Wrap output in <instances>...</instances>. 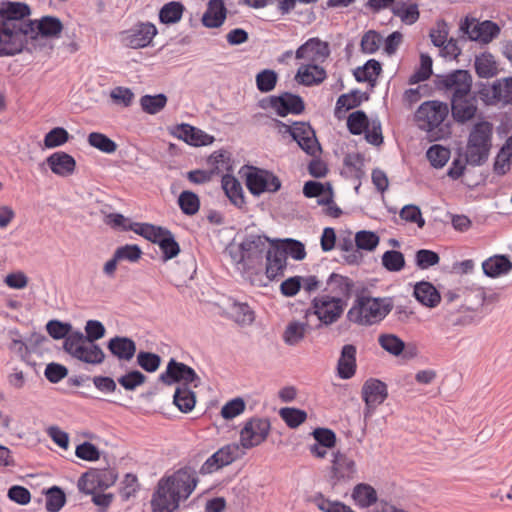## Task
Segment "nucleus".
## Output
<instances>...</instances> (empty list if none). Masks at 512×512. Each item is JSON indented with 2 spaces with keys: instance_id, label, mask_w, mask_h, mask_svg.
<instances>
[{
  "instance_id": "obj_1",
  "label": "nucleus",
  "mask_w": 512,
  "mask_h": 512,
  "mask_svg": "<svg viewBox=\"0 0 512 512\" xmlns=\"http://www.w3.org/2000/svg\"><path fill=\"white\" fill-rule=\"evenodd\" d=\"M31 9L24 2L3 0L0 3V57H11L30 51L28 35L34 32V21L26 19Z\"/></svg>"
},
{
  "instance_id": "obj_2",
  "label": "nucleus",
  "mask_w": 512,
  "mask_h": 512,
  "mask_svg": "<svg viewBox=\"0 0 512 512\" xmlns=\"http://www.w3.org/2000/svg\"><path fill=\"white\" fill-rule=\"evenodd\" d=\"M198 483L193 468L185 466L169 476L162 477L151 498L152 512H174L181 500H186Z\"/></svg>"
},
{
  "instance_id": "obj_3",
  "label": "nucleus",
  "mask_w": 512,
  "mask_h": 512,
  "mask_svg": "<svg viewBox=\"0 0 512 512\" xmlns=\"http://www.w3.org/2000/svg\"><path fill=\"white\" fill-rule=\"evenodd\" d=\"M288 255L295 260H303L306 257L304 244L291 238L271 241L265 267V275L269 281H275L284 276Z\"/></svg>"
},
{
  "instance_id": "obj_4",
  "label": "nucleus",
  "mask_w": 512,
  "mask_h": 512,
  "mask_svg": "<svg viewBox=\"0 0 512 512\" xmlns=\"http://www.w3.org/2000/svg\"><path fill=\"white\" fill-rule=\"evenodd\" d=\"M265 234L261 233H246L242 242L241 249L246 255V265L251 271L262 270L264 259L267 264V251L271 247V241Z\"/></svg>"
},
{
  "instance_id": "obj_5",
  "label": "nucleus",
  "mask_w": 512,
  "mask_h": 512,
  "mask_svg": "<svg viewBox=\"0 0 512 512\" xmlns=\"http://www.w3.org/2000/svg\"><path fill=\"white\" fill-rule=\"evenodd\" d=\"M449 114L447 103L431 100L423 102L415 112V120L421 130L432 133Z\"/></svg>"
},
{
  "instance_id": "obj_6",
  "label": "nucleus",
  "mask_w": 512,
  "mask_h": 512,
  "mask_svg": "<svg viewBox=\"0 0 512 512\" xmlns=\"http://www.w3.org/2000/svg\"><path fill=\"white\" fill-rule=\"evenodd\" d=\"M347 302L342 297H332V295H320L312 300V308L314 314L318 317L320 324L317 328L322 326H329L337 322L342 316Z\"/></svg>"
},
{
  "instance_id": "obj_7",
  "label": "nucleus",
  "mask_w": 512,
  "mask_h": 512,
  "mask_svg": "<svg viewBox=\"0 0 512 512\" xmlns=\"http://www.w3.org/2000/svg\"><path fill=\"white\" fill-rule=\"evenodd\" d=\"M276 127H285V133L290 134L299 147L310 156H316L321 152V146L315 136V131L310 124L305 122H293L292 126L283 121L273 119Z\"/></svg>"
},
{
  "instance_id": "obj_8",
  "label": "nucleus",
  "mask_w": 512,
  "mask_h": 512,
  "mask_svg": "<svg viewBox=\"0 0 512 512\" xmlns=\"http://www.w3.org/2000/svg\"><path fill=\"white\" fill-rule=\"evenodd\" d=\"M459 30L470 41L488 44L500 34V27L491 20L478 21L476 18L466 16L460 21Z\"/></svg>"
},
{
  "instance_id": "obj_9",
  "label": "nucleus",
  "mask_w": 512,
  "mask_h": 512,
  "mask_svg": "<svg viewBox=\"0 0 512 512\" xmlns=\"http://www.w3.org/2000/svg\"><path fill=\"white\" fill-rule=\"evenodd\" d=\"M159 381L165 385L180 384L179 386L189 387L190 384L197 388L201 384V378L195 370L185 363L178 362L171 358L168 361L166 370L159 375Z\"/></svg>"
},
{
  "instance_id": "obj_10",
  "label": "nucleus",
  "mask_w": 512,
  "mask_h": 512,
  "mask_svg": "<svg viewBox=\"0 0 512 512\" xmlns=\"http://www.w3.org/2000/svg\"><path fill=\"white\" fill-rule=\"evenodd\" d=\"M157 34L158 29L153 23L137 22L130 29L120 33V41L125 47L140 49L151 45Z\"/></svg>"
},
{
  "instance_id": "obj_11",
  "label": "nucleus",
  "mask_w": 512,
  "mask_h": 512,
  "mask_svg": "<svg viewBox=\"0 0 512 512\" xmlns=\"http://www.w3.org/2000/svg\"><path fill=\"white\" fill-rule=\"evenodd\" d=\"M246 187L254 196L264 192H277L281 188L280 179L272 172L256 167H251L246 175Z\"/></svg>"
},
{
  "instance_id": "obj_12",
  "label": "nucleus",
  "mask_w": 512,
  "mask_h": 512,
  "mask_svg": "<svg viewBox=\"0 0 512 512\" xmlns=\"http://www.w3.org/2000/svg\"><path fill=\"white\" fill-rule=\"evenodd\" d=\"M270 429L271 424L268 418L248 419L240 431L241 445L246 449L260 445L267 439Z\"/></svg>"
},
{
  "instance_id": "obj_13",
  "label": "nucleus",
  "mask_w": 512,
  "mask_h": 512,
  "mask_svg": "<svg viewBox=\"0 0 512 512\" xmlns=\"http://www.w3.org/2000/svg\"><path fill=\"white\" fill-rule=\"evenodd\" d=\"M437 88L452 91V96L469 94L472 88V76L468 70L456 69L448 74L437 75Z\"/></svg>"
},
{
  "instance_id": "obj_14",
  "label": "nucleus",
  "mask_w": 512,
  "mask_h": 512,
  "mask_svg": "<svg viewBox=\"0 0 512 512\" xmlns=\"http://www.w3.org/2000/svg\"><path fill=\"white\" fill-rule=\"evenodd\" d=\"M361 396L365 403L364 416H370L388 398L387 385L379 379L369 378L362 386Z\"/></svg>"
},
{
  "instance_id": "obj_15",
  "label": "nucleus",
  "mask_w": 512,
  "mask_h": 512,
  "mask_svg": "<svg viewBox=\"0 0 512 512\" xmlns=\"http://www.w3.org/2000/svg\"><path fill=\"white\" fill-rule=\"evenodd\" d=\"M270 105L280 117H286L289 114L299 115L305 110L303 98L290 92L270 96Z\"/></svg>"
},
{
  "instance_id": "obj_16",
  "label": "nucleus",
  "mask_w": 512,
  "mask_h": 512,
  "mask_svg": "<svg viewBox=\"0 0 512 512\" xmlns=\"http://www.w3.org/2000/svg\"><path fill=\"white\" fill-rule=\"evenodd\" d=\"M477 99L475 94H463L451 96V114L453 119L460 124L472 120L477 112Z\"/></svg>"
},
{
  "instance_id": "obj_17",
  "label": "nucleus",
  "mask_w": 512,
  "mask_h": 512,
  "mask_svg": "<svg viewBox=\"0 0 512 512\" xmlns=\"http://www.w3.org/2000/svg\"><path fill=\"white\" fill-rule=\"evenodd\" d=\"M330 55L328 42L317 37L308 39L295 52L296 59H307L309 64L323 63Z\"/></svg>"
},
{
  "instance_id": "obj_18",
  "label": "nucleus",
  "mask_w": 512,
  "mask_h": 512,
  "mask_svg": "<svg viewBox=\"0 0 512 512\" xmlns=\"http://www.w3.org/2000/svg\"><path fill=\"white\" fill-rule=\"evenodd\" d=\"M357 473L355 461L345 453L336 451L333 453L331 466V480L334 485L345 483L355 478Z\"/></svg>"
},
{
  "instance_id": "obj_19",
  "label": "nucleus",
  "mask_w": 512,
  "mask_h": 512,
  "mask_svg": "<svg viewBox=\"0 0 512 512\" xmlns=\"http://www.w3.org/2000/svg\"><path fill=\"white\" fill-rule=\"evenodd\" d=\"M356 302L363 308V312L367 318L381 320L393 309V303L390 298L358 296Z\"/></svg>"
},
{
  "instance_id": "obj_20",
  "label": "nucleus",
  "mask_w": 512,
  "mask_h": 512,
  "mask_svg": "<svg viewBox=\"0 0 512 512\" xmlns=\"http://www.w3.org/2000/svg\"><path fill=\"white\" fill-rule=\"evenodd\" d=\"M173 134L187 144L196 147L210 145L215 140L214 136L187 123L177 125Z\"/></svg>"
},
{
  "instance_id": "obj_21",
  "label": "nucleus",
  "mask_w": 512,
  "mask_h": 512,
  "mask_svg": "<svg viewBox=\"0 0 512 512\" xmlns=\"http://www.w3.org/2000/svg\"><path fill=\"white\" fill-rule=\"evenodd\" d=\"M354 286L355 283L351 278L333 272L326 280L325 290L328 292L327 295L342 297L348 303V300L352 296Z\"/></svg>"
},
{
  "instance_id": "obj_22",
  "label": "nucleus",
  "mask_w": 512,
  "mask_h": 512,
  "mask_svg": "<svg viewBox=\"0 0 512 512\" xmlns=\"http://www.w3.org/2000/svg\"><path fill=\"white\" fill-rule=\"evenodd\" d=\"M63 29V24L58 17L43 16L40 20L34 21V32L29 33L28 41L37 40L38 36L52 38L58 37Z\"/></svg>"
},
{
  "instance_id": "obj_23",
  "label": "nucleus",
  "mask_w": 512,
  "mask_h": 512,
  "mask_svg": "<svg viewBox=\"0 0 512 512\" xmlns=\"http://www.w3.org/2000/svg\"><path fill=\"white\" fill-rule=\"evenodd\" d=\"M356 354L357 349L353 344H346L342 347L337 362V375L339 378L348 380L355 375L357 369Z\"/></svg>"
},
{
  "instance_id": "obj_24",
  "label": "nucleus",
  "mask_w": 512,
  "mask_h": 512,
  "mask_svg": "<svg viewBox=\"0 0 512 512\" xmlns=\"http://www.w3.org/2000/svg\"><path fill=\"white\" fill-rule=\"evenodd\" d=\"M46 163L54 174L62 177L72 175L76 168L75 159L63 151L51 154L47 157Z\"/></svg>"
},
{
  "instance_id": "obj_25",
  "label": "nucleus",
  "mask_w": 512,
  "mask_h": 512,
  "mask_svg": "<svg viewBox=\"0 0 512 512\" xmlns=\"http://www.w3.org/2000/svg\"><path fill=\"white\" fill-rule=\"evenodd\" d=\"M107 349L118 360L129 361L136 353V343L126 336H115L107 342Z\"/></svg>"
},
{
  "instance_id": "obj_26",
  "label": "nucleus",
  "mask_w": 512,
  "mask_h": 512,
  "mask_svg": "<svg viewBox=\"0 0 512 512\" xmlns=\"http://www.w3.org/2000/svg\"><path fill=\"white\" fill-rule=\"evenodd\" d=\"M227 16L223 0H209L207 10L202 16V24L207 28L220 27Z\"/></svg>"
},
{
  "instance_id": "obj_27",
  "label": "nucleus",
  "mask_w": 512,
  "mask_h": 512,
  "mask_svg": "<svg viewBox=\"0 0 512 512\" xmlns=\"http://www.w3.org/2000/svg\"><path fill=\"white\" fill-rule=\"evenodd\" d=\"M413 295L419 303L429 308L436 307L441 301L440 292L432 283L427 281L416 283Z\"/></svg>"
},
{
  "instance_id": "obj_28",
  "label": "nucleus",
  "mask_w": 512,
  "mask_h": 512,
  "mask_svg": "<svg viewBox=\"0 0 512 512\" xmlns=\"http://www.w3.org/2000/svg\"><path fill=\"white\" fill-rule=\"evenodd\" d=\"M326 77L327 74L323 67L318 64H307L298 69L295 80L304 86H313L322 83Z\"/></svg>"
},
{
  "instance_id": "obj_29",
  "label": "nucleus",
  "mask_w": 512,
  "mask_h": 512,
  "mask_svg": "<svg viewBox=\"0 0 512 512\" xmlns=\"http://www.w3.org/2000/svg\"><path fill=\"white\" fill-rule=\"evenodd\" d=\"M221 186L230 202L238 208H243L245 197L239 180L231 174H225L222 176Z\"/></svg>"
},
{
  "instance_id": "obj_30",
  "label": "nucleus",
  "mask_w": 512,
  "mask_h": 512,
  "mask_svg": "<svg viewBox=\"0 0 512 512\" xmlns=\"http://www.w3.org/2000/svg\"><path fill=\"white\" fill-rule=\"evenodd\" d=\"M482 269L487 277L497 278L511 271L512 262L506 255H494L482 263Z\"/></svg>"
},
{
  "instance_id": "obj_31",
  "label": "nucleus",
  "mask_w": 512,
  "mask_h": 512,
  "mask_svg": "<svg viewBox=\"0 0 512 512\" xmlns=\"http://www.w3.org/2000/svg\"><path fill=\"white\" fill-rule=\"evenodd\" d=\"M474 68L479 78L490 79L499 74L498 63L490 52L475 57Z\"/></svg>"
},
{
  "instance_id": "obj_32",
  "label": "nucleus",
  "mask_w": 512,
  "mask_h": 512,
  "mask_svg": "<svg viewBox=\"0 0 512 512\" xmlns=\"http://www.w3.org/2000/svg\"><path fill=\"white\" fill-rule=\"evenodd\" d=\"M382 72L381 63L376 59H369L363 66L357 67L353 75L357 82H368L373 88L376 86L377 77Z\"/></svg>"
},
{
  "instance_id": "obj_33",
  "label": "nucleus",
  "mask_w": 512,
  "mask_h": 512,
  "mask_svg": "<svg viewBox=\"0 0 512 512\" xmlns=\"http://www.w3.org/2000/svg\"><path fill=\"white\" fill-rule=\"evenodd\" d=\"M392 13L407 25L416 23L420 17L418 4L410 0H397L396 4L392 7Z\"/></svg>"
},
{
  "instance_id": "obj_34",
  "label": "nucleus",
  "mask_w": 512,
  "mask_h": 512,
  "mask_svg": "<svg viewBox=\"0 0 512 512\" xmlns=\"http://www.w3.org/2000/svg\"><path fill=\"white\" fill-rule=\"evenodd\" d=\"M228 318L241 326L253 323L255 316L254 311L247 303L233 301L226 310Z\"/></svg>"
},
{
  "instance_id": "obj_35",
  "label": "nucleus",
  "mask_w": 512,
  "mask_h": 512,
  "mask_svg": "<svg viewBox=\"0 0 512 512\" xmlns=\"http://www.w3.org/2000/svg\"><path fill=\"white\" fill-rule=\"evenodd\" d=\"M363 98L367 100L368 95L365 93L360 94V91L358 90H353L350 93L340 95L336 102L335 117L342 119L343 112L358 107Z\"/></svg>"
},
{
  "instance_id": "obj_36",
  "label": "nucleus",
  "mask_w": 512,
  "mask_h": 512,
  "mask_svg": "<svg viewBox=\"0 0 512 512\" xmlns=\"http://www.w3.org/2000/svg\"><path fill=\"white\" fill-rule=\"evenodd\" d=\"M492 99L503 105H512V76L493 82Z\"/></svg>"
},
{
  "instance_id": "obj_37",
  "label": "nucleus",
  "mask_w": 512,
  "mask_h": 512,
  "mask_svg": "<svg viewBox=\"0 0 512 512\" xmlns=\"http://www.w3.org/2000/svg\"><path fill=\"white\" fill-rule=\"evenodd\" d=\"M491 147L467 141L466 146V162L472 166L483 165L489 157Z\"/></svg>"
},
{
  "instance_id": "obj_38",
  "label": "nucleus",
  "mask_w": 512,
  "mask_h": 512,
  "mask_svg": "<svg viewBox=\"0 0 512 512\" xmlns=\"http://www.w3.org/2000/svg\"><path fill=\"white\" fill-rule=\"evenodd\" d=\"M493 125L488 121L477 122L471 129L468 141L492 147Z\"/></svg>"
},
{
  "instance_id": "obj_39",
  "label": "nucleus",
  "mask_w": 512,
  "mask_h": 512,
  "mask_svg": "<svg viewBox=\"0 0 512 512\" xmlns=\"http://www.w3.org/2000/svg\"><path fill=\"white\" fill-rule=\"evenodd\" d=\"M174 405L183 413H189L196 404V395L189 387L178 386L173 395Z\"/></svg>"
},
{
  "instance_id": "obj_40",
  "label": "nucleus",
  "mask_w": 512,
  "mask_h": 512,
  "mask_svg": "<svg viewBox=\"0 0 512 512\" xmlns=\"http://www.w3.org/2000/svg\"><path fill=\"white\" fill-rule=\"evenodd\" d=\"M157 245L162 251L161 258L163 262L177 257L181 251L180 245L176 241L174 234L167 228L158 240Z\"/></svg>"
},
{
  "instance_id": "obj_41",
  "label": "nucleus",
  "mask_w": 512,
  "mask_h": 512,
  "mask_svg": "<svg viewBox=\"0 0 512 512\" xmlns=\"http://www.w3.org/2000/svg\"><path fill=\"white\" fill-rule=\"evenodd\" d=\"M75 359L87 364L98 365L104 362L105 353L98 344L85 341Z\"/></svg>"
},
{
  "instance_id": "obj_42",
  "label": "nucleus",
  "mask_w": 512,
  "mask_h": 512,
  "mask_svg": "<svg viewBox=\"0 0 512 512\" xmlns=\"http://www.w3.org/2000/svg\"><path fill=\"white\" fill-rule=\"evenodd\" d=\"M184 10L185 7L181 2H168L159 10V21L166 25L175 24L181 20Z\"/></svg>"
},
{
  "instance_id": "obj_43",
  "label": "nucleus",
  "mask_w": 512,
  "mask_h": 512,
  "mask_svg": "<svg viewBox=\"0 0 512 512\" xmlns=\"http://www.w3.org/2000/svg\"><path fill=\"white\" fill-rule=\"evenodd\" d=\"M352 498L357 505L363 508L370 507L377 501L376 490L369 484H357L352 492Z\"/></svg>"
},
{
  "instance_id": "obj_44",
  "label": "nucleus",
  "mask_w": 512,
  "mask_h": 512,
  "mask_svg": "<svg viewBox=\"0 0 512 512\" xmlns=\"http://www.w3.org/2000/svg\"><path fill=\"white\" fill-rule=\"evenodd\" d=\"M310 501L322 512H355L350 506L341 501H332L322 493H317L310 498Z\"/></svg>"
},
{
  "instance_id": "obj_45",
  "label": "nucleus",
  "mask_w": 512,
  "mask_h": 512,
  "mask_svg": "<svg viewBox=\"0 0 512 512\" xmlns=\"http://www.w3.org/2000/svg\"><path fill=\"white\" fill-rule=\"evenodd\" d=\"M178 205L182 213L187 216H193L198 213L200 209L199 196L190 190H184L178 197Z\"/></svg>"
},
{
  "instance_id": "obj_46",
  "label": "nucleus",
  "mask_w": 512,
  "mask_h": 512,
  "mask_svg": "<svg viewBox=\"0 0 512 512\" xmlns=\"http://www.w3.org/2000/svg\"><path fill=\"white\" fill-rule=\"evenodd\" d=\"M367 114L363 110H356L347 118V128L352 135H361L370 127Z\"/></svg>"
},
{
  "instance_id": "obj_47",
  "label": "nucleus",
  "mask_w": 512,
  "mask_h": 512,
  "mask_svg": "<svg viewBox=\"0 0 512 512\" xmlns=\"http://www.w3.org/2000/svg\"><path fill=\"white\" fill-rule=\"evenodd\" d=\"M167 100V96L163 93L156 95L147 94L140 98V106L145 113L155 115L164 109Z\"/></svg>"
},
{
  "instance_id": "obj_48",
  "label": "nucleus",
  "mask_w": 512,
  "mask_h": 512,
  "mask_svg": "<svg viewBox=\"0 0 512 512\" xmlns=\"http://www.w3.org/2000/svg\"><path fill=\"white\" fill-rule=\"evenodd\" d=\"M343 164L351 177L361 180L365 176L364 156L361 153L346 154L343 159Z\"/></svg>"
},
{
  "instance_id": "obj_49",
  "label": "nucleus",
  "mask_w": 512,
  "mask_h": 512,
  "mask_svg": "<svg viewBox=\"0 0 512 512\" xmlns=\"http://www.w3.org/2000/svg\"><path fill=\"white\" fill-rule=\"evenodd\" d=\"M307 327V323H300L298 321L290 322L283 333L284 342L290 346L297 345L305 337Z\"/></svg>"
},
{
  "instance_id": "obj_50",
  "label": "nucleus",
  "mask_w": 512,
  "mask_h": 512,
  "mask_svg": "<svg viewBox=\"0 0 512 512\" xmlns=\"http://www.w3.org/2000/svg\"><path fill=\"white\" fill-rule=\"evenodd\" d=\"M279 415L286 425L292 429L299 427L307 419L306 411L294 407L281 408L279 410Z\"/></svg>"
},
{
  "instance_id": "obj_51",
  "label": "nucleus",
  "mask_w": 512,
  "mask_h": 512,
  "mask_svg": "<svg viewBox=\"0 0 512 512\" xmlns=\"http://www.w3.org/2000/svg\"><path fill=\"white\" fill-rule=\"evenodd\" d=\"M88 143L90 146L106 154L114 153L118 147L115 141L100 132H91L88 135Z\"/></svg>"
},
{
  "instance_id": "obj_52",
  "label": "nucleus",
  "mask_w": 512,
  "mask_h": 512,
  "mask_svg": "<svg viewBox=\"0 0 512 512\" xmlns=\"http://www.w3.org/2000/svg\"><path fill=\"white\" fill-rule=\"evenodd\" d=\"M66 503V495L59 486H52L46 491L45 508L48 512H58Z\"/></svg>"
},
{
  "instance_id": "obj_53",
  "label": "nucleus",
  "mask_w": 512,
  "mask_h": 512,
  "mask_svg": "<svg viewBox=\"0 0 512 512\" xmlns=\"http://www.w3.org/2000/svg\"><path fill=\"white\" fill-rule=\"evenodd\" d=\"M256 87L261 93H268L275 89L278 74L272 69H264L256 74Z\"/></svg>"
},
{
  "instance_id": "obj_54",
  "label": "nucleus",
  "mask_w": 512,
  "mask_h": 512,
  "mask_svg": "<svg viewBox=\"0 0 512 512\" xmlns=\"http://www.w3.org/2000/svg\"><path fill=\"white\" fill-rule=\"evenodd\" d=\"M378 343L393 356H399L405 349V342L395 334H381Z\"/></svg>"
},
{
  "instance_id": "obj_55",
  "label": "nucleus",
  "mask_w": 512,
  "mask_h": 512,
  "mask_svg": "<svg viewBox=\"0 0 512 512\" xmlns=\"http://www.w3.org/2000/svg\"><path fill=\"white\" fill-rule=\"evenodd\" d=\"M450 150L442 145L434 144L426 152L427 159L434 168H442L450 158Z\"/></svg>"
},
{
  "instance_id": "obj_56",
  "label": "nucleus",
  "mask_w": 512,
  "mask_h": 512,
  "mask_svg": "<svg viewBox=\"0 0 512 512\" xmlns=\"http://www.w3.org/2000/svg\"><path fill=\"white\" fill-rule=\"evenodd\" d=\"M382 265L389 272H399L405 267V258L402 252L387 250L382 255Z\"/></svg>"
},
{
  "instance_id": "obj_57",
  "label": "nucleus",
  "mask_w": 512,
  "mask_h": 512,
  "mask_svg": "<svg viewBox=\"0 0 512 512\" xmlns=\"http://www.w3.org/2000/svg\"><path fill=\"white\" fill-rule=\"evenodd\" d=\"M432 58L422 53L420 56V67L409 78V84L413 85L430 78L432 75Z\"/></svg>"
},
{
  "instance_id": "obj_58",
  "label": "nucleus",
  "mask_w": 512,
  "mask_h": 512,
  "mask_svg": "<svg viewBox=\"0 0 512 512\" xmlns=\"http://www.w3.org/2000/svg\"><path fill=\"white\" fill-rule=\"evenodd\" d=\"M147 377L139 370H130L117 379V382L127 391H134L144 384Z\"/></svg>"
},
{
  "instance_id": "obj_59",
  "label": "nucleus",
  "mask_w": 512,
  "mask_h": 512,
  "mask_svg": "<svg viewBox=\"0 0 512 512\" xmlns=\"http://www.w3.org/2000/svg\"><path fill=\"white\" fill-rule=\"evenodd\" d=\"M382 43V36L375 30H369L361 38L360 48L364 54H374Z\"/></svg>"
},
{
  "instance_id": "obj_60",
  "label": "nucleus",
  "mask_w": 512,
  "mask_h": 512,
  "mask_svg": "<svg viewBox=\"0 0 512 512\" xmlns=\"http://www.w3.org/2000/svg\"><path fill=\"white\" fill-rule=\"evenodd\" d=\"M379 236L372 231L361 230L355 235V245L358 249L373 251L379 244Z\"/></svg>"
},
{
  "instance_id": "obj_61",
  "label": "nucleus",
  "mask_w": 512,
  "mask_h": 512,
  "mask_svg": "<svg viewBox=\"0 0 512 512\" xmlns=\"http://www.w3.org/2000/svg\"><path fill=\"white\" fill-rule=\"evenodd\" d=\"M99 479L96 469H90L83 473L77 482V487L84 494H93V491L99 489Z\"/></svg>"
},
{
  "instance_id": "obj_62",
  "label": "nucleus",
  "mask_w": 512,
  "mask_h": 512,
  "mask_svg": "<svg viewBox=\"0 0 512 512\" xmlns=\"http://www.w3.org/2000/svg\"><path fill=\"white\" fill-rule=\"evenodd\" d=\"M161 357L153 352L140 351L137 354V364L146 372L154 373L161 365Z\"/></svg>"
},
{
  "instance_id": "obj_63",
  "label": "nucleus",
  "mask_w": 512,
  "mask_h": 512,
  "mask_svg": "<svg viewBox=\"0 0 512 512\" xmlns=\"http://www.w3.org/2000/svg\"><path fill=\"white\" fill-rule=\"evenodd\" d=\"M46 330L53 339L60 340L65 339L73 331V327L69 322L52 319L47 322Z\"/></svg>"
},
{
  "instance_id": "obj_64",
  "label": "nucleus",
  "mask_w": 512,
  "mask_h": 512,
  "mask_svg": "<svg viewBox=\"0 0 512 512\" xmlns=\"http://www.w3.org/2000/svg\"><path fill=\"white\" fill-rule=\"evenodd\" d=\"M83 344H85L83 333L78 330H73L67 337H65L63 342V350L75 358L78 352H80Z\"/></svg>"
}]
</instances>
